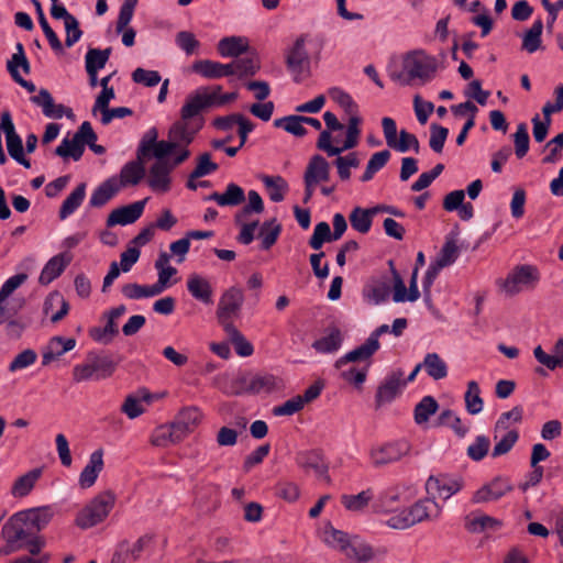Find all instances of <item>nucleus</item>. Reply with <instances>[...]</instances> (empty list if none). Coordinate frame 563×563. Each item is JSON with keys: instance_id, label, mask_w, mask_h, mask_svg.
<instances>
[{"instance_id": "23", "label": "nucleus", "mask_w": 563, "mask_h": 563, "mask_svg": "<svg viewBox=\"0 0 563 563\" xmlns=\"http://www.w3.org/2000/svg\"><path fill=\"white\" fill-rule=\"evenodd\" d=\"M103 470V451L101 449L93 451L89 461L79 475V485L82 488L91 487L100 472Z\"/></svg>"}, {"instance_id": "18", "label": "nucleus", "mask_w": 563, "mask_h": 563, "mask_svg": "<svg viewBox=\"0 0 563 563\" xmlns=\"http://www.w3.org/2000/svg\"><path fill=\"white\" fill-rule=\"evenodd\" d=\"M31 102L42 108V112L49 119H62L64 115L71 117L73 110L63 104L55 103L47 89H40L36 96L31 97Z\"/></svg>"}, {"instance_id": "29", "label": "nucleus", "mask_w": 563, "mask_h": 563, "mask_svg": "<svg viewBox=\"0 0 563 563\" xmlns=\"http://www.w3.org/2000/svg\"><path fill=\"white\" fill-rule=\"evenodd\" d=\"M217 48L220 56L236 58L247 52L249 42L242 36H228L219 41Z\"/></svg>"}, {"instance_id": "33", "label": "nucleus", "mask_w": 563, "mask_h": 563, "mask_svg": "<svg viewBox=\"0 0 563 563\" xmlns=\"http://www.w3.org/2000/svg\"><path fill=\"white\" fill-rule=\"evenodd\" d=\"M86 196V184H79L63 201L59 209V219L65 220L71 216L82 203Z\"/></svg>"}, {"instance_id": "58", "label": "nucleus", "mask_w": 563, "mask_h": 563, "mask_svg": "<svg viewBox=\"0 0 563 563\" xmlns=\"http://www.w3.org/2000/svg\"><path fill=\"white\" fill-rule=\"evenodd\" d=\"M344 558L339 563H366L374 556L373 549L364 543L357 548H349L347 552L343 554Z\"/></svg>"}, {"instance_id": "20", "label": "nucleus", "mask_w": 563, "mask_h": 563, "mask_svg": "<svg viewBox=\"0 0 563 563\" xmlns=\"http://www.w3.org/2000/svg\"><path fill=\"white\" fill-rule=\"evenodd\" d=\"M379 349L375 344V342L371 341L368 338L366 341L355 347L354 350L345 353L340 358L335 361V368L341 369L343 366L347 365L349 363H355V362H367V364L371 365V358L373 355L378 351Z\"/></svg>"}, {"instance_id": "52", "label": "nucleus", "mask_w": 563, "mask_h": 563, "mask_svg": "<svg viewBox=\"0 0 563 563\" xmlns=\"http://www.w3.org/2000/svg\"><path fill=\"white\" fill-rule=\"evenodd\" d=\"M32 3L34 4V7L36 9V13L38 15V23L48 41L51 47L57 53L62 52L63 51L62 42L59 41L57 34L49 26V24L45 18V14L43 12L41 2L38 0H32Z\"/></svg>"}, {"instance_id": "15", "label": "nucleus", "mask_w": 563, "mask_h": 563, "mask_svg": "<svg viewBox=\"0 0 563 563\" xmlns=\"http://www.w3.org/2000/svg\"><path fill=\"white\" fill-rule=\"evenodd\" d=\"M409 451L405 441L390 442L371 450L369 456L375 466H383L399 461Z\"/></svg>"}, {"instance_id": "26", "label": "nucleus", "mask_w": 563, "mask_h": 563, "mask_svg": "<svg viewBox=\"0 0 563 563\" xmlns=\"http://www.w3.org/2000/svg\"><path fill=\"white\" fill-rule=\"evenodd\" d=\"M119 180L115 177L108 178L92 191L89 199V206L92 208L103 207L119 192Z\"/></svg>"}, {"instance_id": "2", "label": "nucleus", "mask_w": 563, "mask_h": 563, "mask_svg": "<svg viewBox=\"0 0 563 563\" xmlns=\"http://www.w3.org/2000/svg\"><path fill=\"white\" fill-rule=\"evenodd\" d=\"M441 512L442 507L434 499L423 498L390 516L386 525L393 529L405 530L423 520H435Z\"/></svg>"}, {"instance_id": "63", "label": "nucleus", "mask_w": 563, "mask_h": 563, "mask_svg": "<svg viewBox=\"0 0 563 563\" xmlns=\"http://www.w3.org/2000/svg\"><path fill=\"white\" fill-rule=\"evenodd\" d=\"M400 494L397 487H389L380 492L373 507L376 511H389L399 500Z\"/></svg>"}, {"instance_id": "28", "label": "nucleus", "mask_w": 563, "mask_h": 563, "mask_svg": "<svg viewBox=\"0 0 563 563\" xmlns=\"http://www.w3.org/2000/svg\"><path fill=\"white\" fill-rule=\"evenodd\" d=\"M297 464L306 472L312 471L318 477L328 473V465L317 451L302 452L297 455Z\"/></svg>"}, {"instance_id": "8", "label": "nucleus", "mask_w": 563, "mask_h": 563, "mask_svg": "<svg viewBox=\"0 0 563 563\" xmlns=\"http://www.w3.org/2000/svg\"><path fill=\"white\" fill-rule=\"evenodd\" d=\"M282 380L273 374H241L232 385V394H260L272 393L279 389Z\"/></svg>"}, {"instance_id": "47", "label": "nucleus", "mask_w": 563, "mask_h": 563, "mask_svg": "<svg viewBox=\"0 0 563 563\" xmlns=\"http://www.w3.org/2000/svg\"><path fill=\"white\" fill-rule=\"evenodd\" d=\"M85 150L80 141L74 134L71 139L64 137L60 144L55 148V154L62 158H73L75 162L79 161Z\"/></svg>"}, {"instance_id": "43", "label": "nucleus", "mask_w": 563, "mask_h": 563, "mask_svg": "<svg viewBox=\"0 0 563 563\" xmlns=\"http://www.w3.org/2000/svg\"><path fill=\"white\" fill-rule=\"evenodd\" d=\"M201 412L197 407L184 408L177 415L175 424L183 431V435L186 437L201 420Z\"/></svg>"}, {"instance_id": "27", "label": "nucleus", "mask_w": 563, "mask_h": 563, "mask_svg": "<svg viewBox=\"0 0 563 563\" xmlns=\"http://www.w3.org/2000/svg\"><path fill=\"white\" fill-rule=\"evenodd\" d=\"M185 437L183 435V431L172 422L169 424H162L152 433L151 442L155 446H168L169 444H175L181 441Z\"/></svg>"}, {"instance_id": "40", "label": "nucleus", "mask_w": 563, "mask_h": 563, "mask_svg": "<svg viewBox=\"0 0 563 563\" xmlns=\"http://www.w3.org/2000/svg\"><path fill=\"white\" fill-rule=\"evenodd\" d=\"M543 31V22L541 19H537L531 27L525 32L522 36L521 48L529 54H533L541 47V36Z\"/></svg>"}, {"instance_id": "25", "label": "nucleus", "mask_w": 563, "mask_h": 563, "mask_svg": "<svg viewBox=\"0 0 563 563\" xmlns=\"http://www.w3.org/2000/svg\"><path fill=\"white\" fill-rule=\"evenodd\" d=\"M187 290L198 301L205 305L213 302V289L209 280L198 274H191L187 279Z\"/></svg>"}, {"instance_id": "1", "label": "nucleus", "mask_w": 563, "mask_h": 563, "mask_svg": "<svg viewBox=\"0 0 563 563\" xmlns=\"http://www.w3.org/2000/svg\"><path fill=\"white\" fill-rule=\"evenodd\" d=\"M437 68L435 57L428 55L424 51H413L405 55L402 70L389 69V77L401 86L412 85L417 80L426 84L433 78Z\"/></svg>"}, {"instance_id": "22", "label": "nucleus", "mask_w": 563, "mask_h": 563, "mask_svg": "<svg viewBox=\"0 0 563 563\" xmlns=\"http://www.w3.org/2000/svg\"><path fill=\"white\" fill-rule=\"evenodd\" d=\"M206 200L214 201L220 207H235L245 201V192L241 186L229 183L223 192L214 191Z\"/></svg>"}, {"instance_id": "16", "label": "nucleus", "mask_w": 563, "mask_h": 563, "mask_svg": "<svg viewBox=\"0 0 563 563\" xmlns=\"http://www.w3.org/2000/svg\"><path fill=\"white\" fill-rule=\"evenodd\" d=\"M147 199L139 200L111 211L107 219V227L128 225L134 223L143 214Z\"/></svg>"}, {"instance_id": "19", "label": "nucleus", "mask_w": 563, "mask_h": 563, "mask_svg": "<svg viewBox=\"0 0 563 563\" xmlns=\"http://www.w3.org/2000/svg\"><path fill=\"white\" fill-rule=\"evenodd\" d=\"M191 70L206 79H220L233 76L231 63L222 64L212 59H199L194 62Z\"/></svg>"}, {"instance_id": "51", "label": "nucleus", "mask_w": 563, "mask_h": 563, "mask_svg": "<svg viewBox=\"0 0 563 563\" xmlns=\"http://www.w3.org/2000/svg\"><path fill=\"white\" fill-rule=\"evenodd\" d=\"M465 408L470 415H477L483 410L484 401L481 397V389L475 380L467 383V390L464 395Z\"/></svg>"}, {"instance_id": "46", "label": "nucleus", "mask_w": 563, "mask_h": 563, "mask_svg": "<svg viewBox=\"0 0 563 563\" xmlns=\"http://www.w3.org/2000/svg\"><path fill=\"white\" fill-rule=\"evenodd\" d=\"M233 76H238L239 78H244L247 76H253L260 69V59L257 56H246V57H236L231 62Z\"/></svg>"}, {"instance_id": "49", "label": "nucleus", "mask_w": 563, "mask_h": 563, "mask_svg": "<svg viewBox=\"0 0 563 563\" xmlns=\"http://www.w3.org/2000/svg\"><path fill=\"white\" fill-rule=\"evenodd\" d=\"M301 120H302V115L290 114V115H286V117L276 119L274 121V126L282 128L286 132H288L297 137H303L305 135H307L308 131L303 126V121H301Z\"/></svg>"}, {"instance_id": "55", "label": "nucleus", "mask_w": 563, "mask_h": 563, "mask_svg": "<svg viewBox=\"0 0 563 563\" xmlns=\"http://www.w3.org/2000/svg\"><path fill=\"white\" fill-rule=\"evenodd\" d=\"M234 345L235 352L242 357L253 354V345L244 338L235 325L223 329Z\"/></svg>"}, {"instance_id": "61", "label": "nucleus", "mask_w": 563, "mask_h": 563, "mask_svg": "<svg viewBox=\"0 0 563 563\" xmlns=\"http://www.w3.org/2000/svg\"><path fill=\"white\" fill-rule=\"evenodd\" d=\"M334 165L338 168V175L341 180H347L351 177V168H356L360 165V159L355 152L349 153L345 156L336 155Z\"/></svg>"}, {"instance_id": "21", "label": "nucleus", "mask_w": 563, "mask_h": 563, "mask_svg": "<svg viewBox=\"0 0 563 563\" xmlns=\"http://www.w3.org/2000/svg\"><path fill=\"white\" fill-rule=\"evenodd\" d=\"M330 178V164L327 159L316 154L313 155L306 168L303 183L318 185L321 181H328Z\"/></svg>"}, {"instance_id": "24", "label": "nucleus", "mask_w": 563, "mask_h": 563, "mask_svg": "<svg viewBox=\"0 0 563 563\" xmlns=\"http://www.w3.org/2000/svg\"><path fill=\"white\" fill-rule=\"evenodd\" d=\"M70 256L66 255L65 253H60L51 257L40 274L38 283L41 285L51 284L54 279L63 274L65 268L70 263Z\"/></svg>"}, {"instance_id": "31", "label": "nucleus", "mask_w": 563, "mask_h": 563, "mask_svg": "<svg viewBox=\"0 0 563 563\" xmlns=\"http://www.w3.org/2000/svg\"><path fill=\"white\" fill-rule=\"evenodd\" d=\"M342 342L343 336L340 329L331 328L325 335L321 336L312 343V347L318 353L329 354L336 352L341 347Z\"/></svg>"}, {"instance_id": "41", "label": "nucleus", "mask_w": 563, "mask_h": 563, "mask_svg": "<svg viewBox=\"0 0 563 563\" xmlns=\"http://www.w3.org/2000/svg\"><path fill=\"white\" fill-rule=\"evenodd\" d=\"M87 360L91 363L92 371L95 373V379L97 380L110 377L117 366L113 360L106 355H97L90 353Z\"/></svg>"}, {"instance_id": "12", "label": "nucleus", "mask_w": 563, "mask_h": 563, "mask_svg": "<svg viewBox=\"0 0 563 563\" xmlns=\"http://www.w3.org/2000/svg\"><path fill=\"white\" fill-rule=\"evenodd\" d=\"M463 487L461 477L439 474L431 475L426 482V490L431 499L442 498L448 500L450 497L460 492Z\"/></svg>"}, {"instance_id": "4", "label": "nucleus", "mask_w": 563, "mask_h": 563, "mask_svg": "<svg viewBox=\"0 0 563 563\" xmlns=\"http://www.w3.org/2000/svg\"><path fill=\"white\" fill-rule=\"evenodd\" d=\"M115 504V495L103 492L93 497L76 516V525L81 529H89L101 523L110 514Z\"/></svg>"}, {"instance_id": "62", "label": "nucleus", "mask_w": 563, "mask_h": 563, "mask_svg": "<svg viewBox=\"0 0 563 563\" xmlns=\"http://www.w3.org/2000/svg\"><path fill=\"white\" fill-rule=\"evenodd\" d=\"M262 181L268 189H272L269 192L272 201L280 202L284 200V192L287 190L288 186L282 176H264Z\"/></svg>"}, {"instance_id": "14", "label": "nucleus", "mask_w": 563, "mask_h": 563, "mask_svg": "<svg viewBox=\"0 0 563 563\" xmlns=\"http://www.w3.org/2000/svg\"><path fill=\"white\" fill-rule=\"evenodd\" d=\"M402 377L404 372L400 368L386 375L384 382L376 390L375 404L377 408L391 402L397 397L401 387L406 386V382H402Z\"/></svg>"}, {"instance_id": "13", "label": "nucleus", "mask_w": 563, "mask_h": 563, "mask_svg": "<svg viewBox=\"0 0 563 563\" xmlns=\"http://www.w3.org/2000/svg\"><path fill=\"white\" fill-rule=\"evenodd\" d=\"M194 140L186 134L175 133L172 125L168 131V141H158L151 154L156 158V162H172L167 158L170 154L179 155L183 151H189L188 146Z\"/></svg>"}, {"instance_id": "39", "label": "nucleus", "mask_w": 563, "mask_h": 563, "mask_svg": "<svg viewBox=\"0 0 563 563\" xmlns=\"http://www.w3.org/2000/svg\"><path fill=\"white\" fill-rule=\"evenodd\" d=\"M390 294V286L387 282L372 280L363 289V296L372 303L385 302Z\"/></svg>"}, {"instance_id": "45", "label": "nucleus", "mask_w": 563, "mask_h": 563, "mask_svg": "<svg viewBox=\"0 0 563 563\" xmlns=\"http://www.w3.org/2000/svg\"><path fill=\"white\" fill-rule=\"evenodd\" d=\"M247 198V203L234 216L235 224L242 223L252 213L261 214L264 211V201L256 190H250Z\"/></svg>"}, {"instance_id": "34", "label": "nucleus", "mask_w": 563, "mask_h": 563, "mask_svg": "<svg viewBox=\"0 0 563 563\" xmlns=\"http://www.w3.org/2000/svg\"><path fill=\"white\" fill-rule=\"evenodd\" d=\"M144 175L145 168L140 158L137 161L126 163L120 173V188L137 185L143 179Z\"/></svg>"}, {"instance_id": "30", "label": "nucleus", "mask_w": 563, "mask_h": 563, "mask_svg": "<svg viewBox=\"0 0 563 563\" xmlns=\"http://www.w3.org/2000/svg\"><path fill=\"white\" fill-rule=\"evenodd\" d=\"M22 515L23 520L27 523L31 529L35 532H40L51 521L53 512L49 507L33 508L25 511H19Z\"/></svg>"}, {"instance_id": "3", "label": "nucleus", "mask_w": 563, "mask_h": 563, "mask_svg": "<svg viewBox=\"0 0 563 563\" xmlns=\"http://www.w3.org/2000/svg\"><path fill=\"white\" fill-rule=\"evenodd\" d=\"M206 101L207 98H201L197 90L189 95L180 109V119L172 124L174 132L195 140L205 124L201 113L207 109Z\"/></svg>"}, {"instance_id": "17", "label": "nucleus", "mask_w": 563, "mask_h": 563, "mask_svg": "<svg viewBox=\"0 0 563 563\" xmlns=\"http://www.w3.org/2000/svg\"><path fill=\"white\" fill-rule=\"evenodd\" d=\"M151 541V537L143 536L134 543L124 540L120 542L112 555V563H134L141 556L145 545Z\"/></svg>"}, {"instance_id": "59", "label": "nucleus", "mask_w": 563, "mask_h": 563, "mask_svg": "<svg viewBox=\"0 0 563 563\" xmlns=\"http://www.w3.org/2000/svg\"><path fill=\"white\" fill-rule=\"evenodd\" d=\"M490 448V440L488 437L481 434L477 435L473 443L466 450L468 459L474 462H479L488 454Z\"/></svg>"}, {"instance_id": "32", "label": "nucleus", "mask_w": 563, "mask_h": 563, "mask_svg": "<svg viewBox=\"0 0 563 563\" xmlns=\"http://www.w3.org/2000/svg\"><path fill=\"white\" fill-rule=\"evenodd\" d=\"M378 207L371 209H363L361 207H356L350 213V223L351 227L362 233L365 234L371 230L373 216L378 211Z\"/></svg>"}, {"instance_id": "57", "label": "nucleus", "mask_w": 563, "mask_h": 563, "mask_svg": "<svg viewBox=\"0 0 563 563\" xmlns=\"http://www.w3.org/2000/svg\"><path fill=\"white\" fill-rule=\"evenodd\" d=\"M438 424L450 427L460 438H464L468 432V428L462 423L460 417L450 409H445L439 415Z\"/></svg>"}, {"instance_id": "44", "label": "nucleus", "mask_w": 563, "mask_h": 563, "mask_svg": "<svg viewBox=\"0 0 563 563\" xmlns=\"http://www.w3.org/2000/svg\"><path fill=\"white\" fill-rule=\"evenodd\" d=\"M42 471L40 468H34L27 472L26 474L20 476L13 484L11 494L14 497H24L31 493L35 483L40 478Z\"/></svg>"}, {"instance_id": "42", "label": "nucleus", "mask_w": 563, "mask_h": 563, "mask_svg": "<svg viewBox=\"0 0 563 563\" xmlns=\"http://www.w3.org/2000/svg\"><path fill=\"white\" fill-rule=\"evenodd\" d=\"M501 527V522L488 515L467 517L465 528L472 533H481L486 530L495 531Z\"/></svg>"}, {"instance_id": "48", "label": "nucleus", "mask_w": 563, "mask_h": 563, "mask_svg": "<svg viewBox=\"0 0 563 563\" xmlns=\"http://www.w3.org/2000/svg\"><path fill=\"white\" fill-rule=\"evenodd\" d=\"M390 156L391 154L388 150L374 153L367 162L365 172L361 176V180L363 183L372 180L375 174L385 167V165L390 159Z\"/></svg>"}, {"instance_id": "35", "label": "nucleus", "mask_w": 563, "mask_h": 563, "mask_svg": "<svg viewBox=\"0 0 563 563\" xmlns=\"http://www.w3.org/2000/svg\"><path fill=\"white\" fill-rule=\"evenodd\" d=\"M374 498L373 490L367 488L356 495L344 494L341 496V504L343 507L352 512H362L368 506L369 501Z\"/></svg>"}, {"instance_id": "64", "label": "nucleus", "mask_w": 563, "mask_h": 563, "mask_svg": "<svg viewBox=\"0 0 563 563\" xmlns=\"http://www.w3.org/2000/svg\"><path fill=\"white\" fill-rule=\"evenodd\" d=\"M329 96L335 103L343 108L347 114L357 113V104L355 103L351 95L345 92L341 88H330Z\"/></svg>"}, {"instance_id": "36", "label": "nucleus", "mask_w": 563, "mask_h": 563, "mask_svg": "<svg viewBox=\"0 0 563 563\" xmlns=\"http://www.w3.org/2000/svg\"><path fill=\"white\" fill-rule=\"evenodd\" d=\"M327 542L334 548H338L343 554L347 552L349 548H357V545L364 544L357 537L351 539L347 533L331 528L325 531Z\"/></svg>"}, {"instance_id": "37", "label": "nucleus", "mask_w": 563, "mask_h": 563, "mask_svg": "<svg viewBox=\"0 0 563 563\" xmlns=\"http://www.w3.org/2000/svg\"><path fill=\"white\" fill-rule=\"evenodd\" d=\"M460 247L456 244V240L454 236L448 235L445 238V242L438 253L435 262L440 267H448L453 265L460 256Z\"/></svg>"}, {"instance_id": "60", "label": "nucleus", "mask_w": 563, "mask_h": 563, "mask_svg": "<svg viewBox=\"0 0 563 563\" xmlns=\"http://www.w3.org/2000/svg\"><path fill=\"white\" fill-rule=\"evenodd\" d=\"M519 440V432L515 429L508 430L494 445L492 457H499L511 451Z\"/></svg>"}, {"instance_id": "54", "label": "nucleus", "mask_w": 563, "mask_h": 563, "mask_svg": "<svg viewBox=\"0 0 563 563\" xmlns=\"http://www.w3.org/2000/svg\"><path fill=\"white\" fill-rule=\"evenodd\" d=\"M439 405L432 396H424L415 407V421L422 424L437 412Z\"/></svg>"}, {"instance_id": "10", "label": "nucleus", "mask_w": 563, "mask_h": 563, "mask_svg": "<svg viewBox=\"0 0 563 563\" xmlns=\"http://www.w3.org/2000/svg\"><path fill=\"white\" fill-rule=\"evenodd\" d=\"M540 271L530 264L517 265L503 282V289L509 295H516L522 288L533 289L540 282Z\"/></svg>"}, {"instance_id": "5", "label": "nucleus", "mask_w": 563, "mask_h": 563, "mask_svg": "<svg viewBox=\"0 0 563 563\" xmlns=\"http://www.w3.org/2000/svg\"><path fill=\"white\" fill-rule=\"evenodd\" d=\"M191 155L190 151H183L175 155L172 162H155L148 170L147 185L155 192H166L170 189V173Z\"/></svg>"}, {"instance_id": "50", "label": "nucleus", "mask_w": 563, "mask_h": 563, "mask_svg": "<svg viewBox=\"0 0 563 563\" xmlns=\"http://www.w3.org/2000/svg\"><path fill=\"white\" fill-rule=\"evenodd\" d=\"M282 232V225L276 222V219L265 221L260 229L258 236L261 238L262 250H269L277 241Z\"/></svg>"}, {"instance_id": "6", "label": "nucleus", "mask_w": 563, "mask_h": 563, "mask_svg": "<svg viewBox=\"0 0 563 563\" xmlns=\"http://www.w3.org/2000/svg\"><path fill=\"white\" fill-rule=\"evenodd\" d=\"M361 123L362 119L357 115V113L350 114L346 126V135L343 144L341 146H334L332 144V135L329 134V132H321L317 141L318 150L325 152L327 155L331 157L334 155H340L347 150L354 148L358 144V139L361 135Z\"/></svg>"}, {"instance_id": "7", "label": "nucleus", "mask_w": 563, "mask_h": 563, "mask_svg": "<svg viewBox=\"0 0 563 563\" xmlns=\"http://www.w3.org/2000/svg\"><path fill=\"white\" fill-rule=\"evenodd\" d=\"M33 534L31 528L23 520L22 515H12L2 526L1 536L5 541L4 554H10L25 548V542Z\"/></svg>"}, {"instance_id": "9", "label": "nucleus", "mask_w": 563, "mask_h": 563, "mask_svg": "<svg viewBox=\"0 0 563 563\" xmlns=\"http://www.w3.org/2000/svg\"><path fill=\"white\" fill-rule=\"evenodd\" d=\"M244 303V292L242 288L232 286L225 289L220 296L217 319L223 329L233 327V319L239 316Z\"/></svg>"}, {"instance_id": "53", "label": "nucleus", "mask_w": 563, "mask_h": 563, "mask_svg": "<svg viewBox=\"0 0 563 563\" xmlns=\"http://www.w3.org/2000/svg\"><path fill=\"white\" fill-rule=\"evenodd\" d=\"M119 333L117 322L107 319L104 327H93L89 330V336L97 343L110 344L113 338Z\"/></svg>"}, {"instance_id": "11", "label": "nucleus", "mask_w": 563, "mask_h": 563, "mask_svg": "<svg viewBox=\"0 0 563 563\" xmlns=\"http://www.w3.org/2000/svg\"><path fill=\"white\" fill-rule=\"evenodd\" d=\"M286 65L297 84L309 77L310 59L305 46V38L298 37L286 54Z\"/></svg>"}, {"instance_id": "56", "label": "nucleus", "mask_w": 563, "mask_h": 563, "mask_svg": "<svg viewBox=\"0 0 563 563\" xmlns=\"http://www.w3.org/2000/svg\"><path fill=\"white\" fill-rule=\"evenodd\" d=\"M111 54V48L108 47L106 49L100 48H89L85 56V67L86 69L91 70H100L102 69L107 62L109 60Z\"/></svg>"}, {"instance_id": "38", "label": "nucleus", "mask_w": 563, "mask_h": 563, "mask_svg": "<svg viewBox=\"0 0 563 563\" xmlns=\"http://www.w3.org/2000/svg\"><path fill=\"white\" fill-rule=\"evenodd\" d=\"M422 365L427 374L434 380H440L448 376V365L438 353H427Z\"/></svg>"}]
</instances>
